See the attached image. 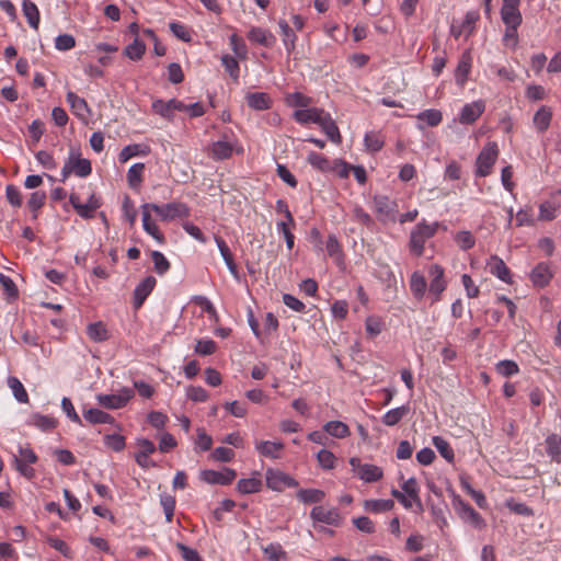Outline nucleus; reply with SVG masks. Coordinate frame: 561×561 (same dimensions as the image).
<instances>
[{
  "label": "nucleus",
  "mask_w": 561,
  "mask_h": 561,
  "mask_svg": "<svg viewBox=\"0 0 561 561\" xmlns=\"http://www.w3.org/2000/svg\"><path fill=\"white\" fill-rule=\"evenodd\" d=\"M439 222L432 224L426 220L420 221L410 233L409 248L412 254L421 256L425 249V243L428 239L433 238L437 232Z\"/></svg>",
  "instance_id": "nucleus-1"
},
{
  "label": "nucleus",
  "mask_w": 561,
  "mask_h": 561,
  "mask_svg": "<svg viewBox=\"0 0 561 561\" xmlns=\"http://www.w3.org/2000/svg\"><path fill=\"white\" fill-rule=\"evenodd\" d=\"M92 167L90 160L81 158L80 150L70 147L68 158L61 169V182H65L71 174L78 178H87L91 174Z\"/></svg>",
  "instance_id": "nucleus-2"
},
{
  "label": "nucleus",
  "mask_w": 561,
  "mask_h": 561,
  "mask_svg": "<svg viewBox=\"0 0 561 561\" xmlns=\"http://www.w3.org/2000/svg\"><path fill=\"white\" fill-rule=\"evenodd\" d=\"M499 157V146L495 141L486 142L476 160V176H488Z\"/></svg>",
  "instance_id": "nucleus-3"
},
{
  "label": "nucleus",
  "mask_w": 561,
  "mask_h": 561,
  "mask_svg": "<svg viewBox=\"0 0 561 561\" xmlns=\"http://www.w3.org/2000/svg\"><path fill=\"white\" fill-rule=\"evenodd\" d=\"M38 457L30 445H19L18 455H13L14 468L26 479L31 480L35 477V470L31 465L37 462Z\"/></svg>",
  "instance_id": "nucleus-4"
},
{
  "label": "nucleus",
  "mask_w": 561,
  "mask_h": 561,
  "mask_svg": "<svg viewBox=\"0 0 561 561\" xmlns=\"http://www.w3.org/2000/svg\"><path fill=\"white\" fill-rule=\"evenodd\" d=\"M451 503L463 523L470 524L477 529H483L485 527L484 518L472 506L465 502L460 495L453 493Z\"/></svg>",
  "instance_id": "nucleus-5"
},
{
  "label": "nucleus",
  "mask_w": 561,
  "mask_h": 561,
  "mask_svg": "<svg viewBox=\"0 0 561 561\" xmlns=\"http://www.w3.org/2000/svg\"><path fill=\"white\" fill-rule=\"evenodd\" d=\"M142 208L149 210H153L157 215H159L163 220H173L175 218H184L190 215L188 207L179 202L168 203L164 205L158 204H144Z\"/></svg>",
  "instance_id": "nucleus-6"
},
{
  "label": "nucleus",
  "mask_w": 561,
  "mask_h": 561,
  "mask_svg": "<svg viewBox=\"0 0 561 561\" xmlns=\"http://www.w3.org/2000/svg\"><path fill=\"white\" fill-rule=\"evenodd\" d=\"M428 276L431 278L428 295L434 304L440 300L442 294L447 287V282L445 279L444 268L438 264H433L428 267Z\"/></svg>",
  "instance_id": "nucleus-7"
},
{
  "label": "nucleus",
  "mask_w": 561,
  "mask_h": 561,
  "mask_svg": "<svg viewBox=\"0 0 561 561\" xmlns=\"http://www.w3.org/2000/svg\"><path fill=\"white\" fill-rule=\"evenodd\" d=\"M350 465L353 472L367 483L379 481L383 476V471L380 467L371 463H362L360 459L357 457H352Z\"/></svg>",
  "instance_id": "nucleus-8"
},
{
  "label": "nucleus",
  "mask_w": 561,
  "mask_h": 561,
  "mask_svg": "<svg viewBox=\"0 0 561 561\" xmlns=\"http://www.w3.org/2000/svg\"><path fill=\"white\" fill-rule=\"evenodd\" d=\"M266 485L273 491H283L285 488H296L298 485L289 474L275 469H267L265 473Z\"/></svg>",
  "instance_id": "nucleus-9"
},
{
  "label": "nucleus",
  "mask_w": 561,
  "mask_h": 561,
  "mask_svg": "<svg viewBox=\"0 0 561 561\" xmlns=\"http://www.w3.org/2000/svg\"><path fill=\"white\" fill-rule=\"evenodd\" d=\"M152 111L160 115L161 117L172 121L174 118V113L186 111V104L178 99H171L169 101H163L161 99H157L151 104Z\"/></svg>",
  "instance_id": "nucleus-10"
},
{
  "label": "nucleus",
  "mask_w": 561,
  "mask_h": 561,
  "mask_svg": "<svg viewBox=\"0 0 561 561\" xmlns=\"http://www.w3.org/2000/svg\"><path fill=\"white\" fill-rule=\"evenodd\" d=\"M134 397V390L130 388H123L118 393L113 394H99L98 402L106 409H121Z\"/></svg>",
  "instance_id": "nucleus-11"
},
{
  "label": "nucleus",
  "mask_w": 561,
  "mask_h": 561,
  "mask_svg": "<svg viewBox=\"0 0 561 561\" xmlns=\"http://www.w3.org/2000/svg\"><path fill=\"white\" fill-rule=\"evenodd\" d=\"M66 100L70 106L71 113L83 124H88L92 111L87 101L72 91L67 92Z\"/></svg>",
  "instance_id": "nucleus-12"
},
{
  "label": "nucleus",
  "mask_w": 561,
  "mask_h": 561,
  "mask_svg": "<svg viewBox=\"0 0 561 561\" xmlns=\"http://www.w3.org/2000/svg\"><path fill=\"white\" fill-rule=\"evenodd\" d=\"M237 477V472L231 469L225 467L221 471H216L211 469H206L201 471L199 478L202 481L208 484H219V485H228L230 484L234 478Z\"/></svg>",
  "instance_id": "nucleus-13"
},
{
  "label": "nucleus",
  "mask_w": 561,
  "mask_h": 561,
  "mask_svg": "<svg viewBox=\"0 0 561 561\" xmlns=\"http://www.w3.org/2000/svg\"><path fill=\"white\" fill-rule=\"evenodd\" d=\"M310 517L314 523H322L330 526H340L341 516L337 508H325L322 505L314 506L310 512Z\"/></svg>",
  "instance_id": "nucleus-14"
},
{
  "label": "nucleus",
  "mask_w": 561,
  "mask_h": 561,
  "mask_svg": "<svg viewBox=\"0 0 561 561\" xmlns=\"http://www.w3.org/2000/svg\"><path fill=\"white\" fill-rule=\"evenodd\" d=\"M484 110L485 103L483 100L467 103L461 107L458 121L462 125H471L483 114Z\"/></svg>",
  "instance_id": "nucleus-15"
},
{
  "label": "nucleus",
  "mask_w": 561,
  "mask_h": 561,
  "mask_svg": "<svg viewBox=\"0 0 561 561\" xmlns=\"http://www.w3.org/2000/svg\"><path fill=\"white\" fill-rule=\"evenodd\" d=\"M374 208L381 220H394L397 204L385 195H375Z\"/></svg>",
  "instance_id": "nucleus-16"
},
{
  "label": "nucleus",
  "mask_w": 561,
  "mask_h": 561,
  "mask_svg": "<svg viewBox=\"0 0 561 561\" xmlns=\"http://www.w3.org/2000/svg\"><path fill=\"white\" fill-rule=\"evenodd\" d=\"M157 280L153 276L145 277L134 289L133 305L136 309H139L147 297L152 293Z\"/></svg>",
  "instance_id": "nucleus-17"
},
{
  "label": "nucleus",
  "mask_w": 561,
  "mask_h": 561,
  "mask_svg": "<svg viewBox=\"0 0 561 561\" xmlns=\"http://www.w3.org/2000/svg\"><path fill=\"white\" fill-rule=\"evenodd\" d=\"M486 268L490 274L497 277L506 284H512L511 271L505 262L497 255H492L486 262Z\"/></svg>",
  "instance_id": "nucleus-18"
},
{
  "label": "nucleus",
  "mask_w": 561,
  "mask_h": 561,
  "mask_svg": "<svg viewBox=\"0 0 561 561\" xmlns=\"http://www.w3.org/2000/svg\"><path fill=\"white\" fill-rule=\"evenodd\" d=\"M552 110L547 105H541L533 116V126L538 134L547 131L551 125Z\"/></svg>",
  "instance_id": "nucleus-19"
},
{
  "label": "nucleus",
  "mask_w": 561,
  "mask_h": 561,
  "mask_svg": "<svg viewBox=\"0 0 561 561\" xmlns=\"http://www.w3.org/2000/svg\"><path fill=\"white\" fill-rule=\"evenodd\" d=\"M530 280L537 287H545L552 278V272L547 263H538L530 272Z\"/></svg>",
  "instance_id": "nucleus-20"
},
{
  "label": "nucleus",
  "mask_w": 561,
  "mask_h": 561,
  "mask_svg": "<svg viewBox=\"0 0 561 561\" xmlns=\"http://www.w3.org/2000/svg\"><path fill=\"white\" fill-rule=\"evenodd\" d=\"M257 453L266 458L278 459L284 449L282 442L260 440L255 443Z\"/></svg>",
  "instance_id": "nucleus-21"
},
{
  "label": "nucleus",
  "mask_w": 561,
  "mask_h": 561,
  "mask_svg": "<svg viewBox=\"0 0 561 561\" xmlns=\"http://www.w3.org/2000/svg\"><path fill=\"white\" fill-rule=\"evenodd\" d=\"M472 57L469 51L462 53L457 68L455 70V81L457 85L463 87L471 70Z\"/></svg>",
  "instance_id": "nucleus-22"
},
{
  "label": "nucleus",
  "mask_w": 561,
  "mask_h": 561,
  "mask_svg": "<svg viewBox=\"0 0 561 561\" xmlns=\"http://www.w3.org/2000/svg\"><path fill=\"white\" fill-rule=\"evenodd\" d=\"M320 119L318 121V125L321 127L323 133L328 136V138L334 142L340 144L341 142V134L339 130V127L336 126L335 122L332 119L331 115L327 112H323Z\"/></svg>",
  "instance_id": "nucleus-23"
},
{
  "label": "nucleus",
  "mask_w": 561,
  "mask_h": 561,
  "mask_svg": "<svg viewBox=\"0 0 561 561\" xmlns=\"http://www.w3.org/2000/svg\"><path fill=\"white\" fill-rule=\"evenodd\" d=\"M501 19L505 26L511 28H518L522 24L523 18L518 5L503 4L501 8Z\"/></svg>",
  "instance_id": "nucleus-24"
},
{
  "label": "nucleus",
  "mask_w": 561,
  "mask_h": 561,
  "mask_svg": "<svg viewBox=\"0 0 561 561\" xmlns=\"http://www.w3.org/2000/svg\"><path fill=\"white\" fill-rule=\"evenodd\" d=\"M69 202L72 207L76 209L78 215L82 218L90 219L94 216L95 209L99 207L96 201L91 196L90 201L85 204L80 203L79 197L76 194H71L69 197Z\"/></svg>",
  "instance_id": "nucleus-25"
},
{
  "label": "nucleus",
  "mask_w": 561,
  "mask_h": 561,
  "mask_svg": "<svg viewBox=\"0 0 561 561\" xmlns=\"http://www.w3.org/2000/svg\"><path fill=\"white\" fill-rule=\"evenodd\" d=\"M417 121L420 124L417 125L419 129H424L425 126L428 127H436L438 126L443 121V114L439 110L435 108H428L420 112L416 115Z\"/></svg>",
  "instance_id": "nucleus-26"
},
{
  "label": "nucleus",
  "mask_w": 561,
  "mask_h": 561,
  "mask_svg": "<svg viewBox=\"0 0 561 561\" xmlns=\"http://www.w3.org/2000/svg\"><path fill=\"white\" fill-rule=\"evenodd\" d=\"M247 104L255 111H265L272 106V100L265 92H250L245 95Z\"/></svg>",
  "instance_id": "nucleus-27"
},
{
  "label": "nucleus",
  "mask_w": 561,
  "mask_h": 561,
  "mask_svg": "<svg viewBox=\"0 0 561 561\" xmlns=\"http://www.w3.org/2000/svg\"><path fill=\"white\" fill-rule=\"evenodd\" d=\"M150 152V148L147 145L144 144H133L125 146L119 154L118 160L121 163L127 162L133 157L141 156L145 157Z\"/></svg>",
  "instance_id": "nucleus-28"
},
{
  "label": "nucleus",
  "mask_w": 561,
  "mask_h": 561,
  "mask_svg": "<svg viewBox=\"0 0 561 561\" xmlns=\"http://www.w3.org/2000/svg\"><path fill=\"white\" fill-rule=\"evenodd\" d=\"M427 283L423 274L415 271L410 277V289L413 297L417 300H422L426 294Z\"/></svg>",
  "instance_id": "nucleus-29"
},
{
  "label": "nucleus",
  "mask_w": 561,
  "mask_h": 561,
  "mask_svg": "<svg viewBox=\"0 0 561 561\" xmlns=\"http://www.w3.org/2000/svg\"><path fill=\"white\" fill-rule=\"evenodd\" d=\"M323 432L334 438H346L351 435L350 427L342 421H329L323 425Z\"/></svg>",
  "instance_id": "nucleus-30"
},
{
  "label": "nucleus",
  "mask_w": 561,
  "mask_h": 561,
  "mask_svg": "<svg viewBox=\"0 0 561 561\" xmlns=\"http://www.w3.org/2000/svg\"><path fill=\"white\" fill-rule=\"evenodd\" d=\"M385 137L380 131H367L364 136V146L370 153H376L382 149Z\"/></svg>",
  "instance_id": "nucleus-31"
},
{
  "label": "nucleus",
  "mask_w": 561,
  "mask_h": 561,
  "mask_svg": "<svg viewBox=\"0 0 561 561\" xmlns=\"http://www.w3.org/2000/svg\"><path fill=\"white\" fill-rule=\"evenodd\" d=\"M83 417L91 424H113L115 421L111 414L95 408L84 410Z\"/></svg>",
  "instance_id": "nucleus-32"
},
{
  "label": "nucleus",
  "mask_w": 561,
  "mask_h": 561,
  "mask_svg": "<svg viewBox=\"0 0 561 561\" xmlns=\"http://www.w3.org/2000/svg\"><path fill=\"white\" fill-rule=\"evenodd\" d=\"M323 112V110L317 107L297 110L294 112V118L299 124H317L320 117H322Z\"/></svg>",
  "instance_id": "nucleus-33"
},
{
  "label": "nucleus",
  "mask_w": 561,
  "mask_h": 561,
  "mask_svg": "<svg viewBox=\"0 0 561 561\" xmlns=\"http://www.w3.org/2000/svg\"><path fill=\"white\" fill-rule=\"evenodd\" d=\"M28 424L43 432H50L57 427L58 422L53 416L34 413L31 415Z\"/></svg>",
  "instance_id": "nucleus-34"
},
{
  "label": "nucleus",
  "mask_w": 561,
  "mask_h": 561,
  "mask_svg": "<svg viewBox=\"0 0 561 561\" xmlns=\"http://www.w3.org/2000/svg\"><path fill=\"white\" fill-rule=\"evenodd\" d=\"M256 476H260V473H256ZM262 485V480L259 477L244 478L238 481L237 491L240 494H252L260 492Z\"/></svg>",
  "instance_id": "nucleus-35"
},
{
  "label": "nucleus",
  "mask_w": 561,
  "mask_h": 561,
  "mask_svg": "<svg viewBox=\"0 0 561 561\" xmlns=\"http://www.w3.org/2000/svg\"><path fill=\"white\" fill-rule=\"evenodd\" d=\"M410 412L409 404H403L401 407L391 409L387 411L382 417L381 422L387 426L397 425L408 413Z\"/></svg>",
  "instance_id": "nucleus-36"
},
{
  "label": "nucleus",
  "mask_w": 561,
  "mask_h": 561,
  "mask_svg": "<svg viewBox=\"0 0 561 561\" xmlns=\"http://www.w3.org/2000/svg\"><path fill=\"white\" fill-rule=\"evenodd\" d=\"M142 228L151 236L158 243L163 244L165 241L164 236L160 232L158 226L151 220L150 213L142 208Z\"/></svg>",
  "instance_id": "nucleus-37"
},
{
  "label": "nucleus",
  "mask_w": 561,
  "mask_h": 561,
  "mask_svg": "<svg viewBox=\"0 0 561 561\" xmlns=\"http://www.w3.org/2000/svg\"><path fill=\"white\" fill-rule=\"evenodd\" d=\"M22 11L30 26L37 30L39 24V11L37 5L31 0H23Z\"/></svg>",
  "instance_id": "nucleus-38"
},
{
  "label": "nucleus",
  "mask_w": 561,
  "mask_h": 561,
  "mask_svg": "<svg viewBox=\"0 0 561 561\" xmlns=\"http://www.w3.org/2000/svg\"><path fill=\"white\" fill-rule=\"evenodd\" d=\"M401 489L403 493L408 494L409 497H411L415 503V512H422L423 505L419 496V488L415 478H409L407 481H404L401 485Z\"/></svg>",
  "instance_id": "nucleus-39"
},
{
  "label": "nucleus",
  "mask_w": 561,
  "mask_h": 561,
  "mask_svg": "<svg viewBox=\"0 0 561 561\" xmlns=\"http://www.w3.org/2000/svg\"><path fill=\"white\" fill-rule=\"evenodd\" d=\"M278 26L280 28L283 44L287 53H291L295 49L297 36L285 20H280Z\"/></svg>",
  "instance_id": "nucleus-40"
},
{
  "label": "nucleus",
  "mask_w": 561,
  "mask_h": 561,
  "mask_svg": "<svg viewBox=\"0 0 561 561\" xmlns=\"http://www.w3.org/2000/svg\"><path fill=\"white\" fill-rule=\"evenodd\" d=\"M547 453L552 460L561 463V436L551 434L546 438Z\"/></svg>",
  "instance_id": "nucleus-41"
},
{
  "label": "nucleus",
  "mask_w": 561,
  "mask_h": 561,
  "mask_svg": "<svg viewBox=\"0 0 561 561\" xmlns=\"http://www.w3.org/2000/svg\"><path fill=\"white\" fill-rule=\"evenodd\" d=\"M434 447L437 449L439 455L448 462H453L455 459V453L449 443L442 436H434L432 438Z\"/></svg>",
  "instance_id": "nucleus-42"
},
{
  "label": "nucleus",
  "mask_w": 561,
  "mask_h": 561,
  "mask_svg": "<svg viewBox=\"0 0 561 561\" xmlns=\"http://www.w3.org/2000/svg\"><path fill=\"white\" fill-rule=\"evenodd\" d=\"M248 38L253 43L270 47L272 45L271 39H273V36L268 31L264 28L252 27L248 33Z\"/></svg>",
  "instance_id": "nucleus-43"
},
{
  "label": "nucleus",
  "mask_w": 561,
  "mask_h": 561,
  "mask_svg": "<svg viewBox=\"0 0 561 561\" xmlns=\"http://www.w3.org/2000/svg\"><path fill=\"white\" fill-rule=\"evenodd\" d=\"M394 502L390 499L387 500H366L364 502V508L371 513H382L392 510Z\"/></svg>",
  "instance_id": "nucleus-44"
},
{
  "label": "nucleus",
  "mask_w": 561,
  "mask_h": 561,
  "mask_svg": "<svg viewBox=\"0 0 561 561\" xmlns=\"http://www.w3.org/2000/svg\"><path fill=\"white\" fill-rule=\"evenodd\" d=\"M88 336L94 342H103L108 339V332L103 322L90 323L87 328Z\"/></svg>",
  "instance_id": "nucleus-45"
},
{
  "label": "nucleus",
  "mask_w": 561,
  "mask_h": 561,
  "mask_svg": "<svg viewBox=\"0 0 561 561\" xmlns=\"http://www.w3.org/2000/svg\"><path fill=\"white\" fill-rule=\"evenodd\" d=\"M325 494L319 489H301L297 493V497L302 503H320Z\"/></svg>",
  "instance_id": "nucleus-46"
},
{
  "label": "nucleus",
  "mask_w": 561,
  "mask_h": 561,
  "mask_svg": "<svg viewBox=\"0 0 561 561\" xmlns=\"http://www.w3.org/2000/svg\"><path fill=\"white\" fill-rule=\"evenodd\" d=\"M232 154V146L225 140H218L211 145V156L215 160L228 159Z\"/></svg>",
  "instance_id": "nucleus-47"
},
{
  "label": "nucleus",
  "mask_w": 561,
  "mask_h": 561,
  "mask_svg": "<svg viewBox=\"0 0 561 561\" xmlns=\"http://www.w3.org/2000/svg\"><path fill=\"white\" fill-rule=\"evenodd\" d=\"M144 163H134L127 171V182L131 188H137L142 182Z\"/></svg>",
  "instance_id": "nucleus-48"
},
{
  "label": "nucleus",
  "mask_w": 561,
  "mask_h": 561,
  "mask_svg": "<svg viewBox=\"0 0 561 561\" xmlns=\"http://www.w3.org/2000/svg\"><path fill=\"white\" fill-rule=\"evenodd\" d=\"M145 51L146 45L136 37L133 43L126 46L124 55L131 60H139L142 58Z\"/></svg>",
  "instance_id": "nucleus-49"
},
{
  "label": "nucleus",
  "mask_w": 561,
  "mask_h": 561,
  "mask_svg": "<svg viewBox=\"0 0 561 561\" xmlns=\"http://www.w3.org/2000/svg\"><path fill=\"white\" fill-rule=\"evenodd\" d=\"M8 385L16 401L20 403H26L28 401V394L22 382L16 377H10L8 379Z\"/></svg>",
  "instance_id": "nucleus-50"
},
{
  "label": "nucleus",
  "mask_w": 561,
  "mask_h": 561,
  "mask_svg": "<svg viewBox=\"0 0 561 561\" xmlns=\"http://www.w3.org/2000/svg\"><path fill=\"white\" fill-rule=\"evenodd\" d=\"M495 370L503 377H511L519 373V367L514 360L503 359L495 365Z\"/></svg>",
  "instance_id": "nucleus-51"
},
{
  "label": "nucleus",
  "mask_w": 561,
  "mask_h": 561,
  "mask_svg": "<svg viewBox=\"0 0 561 561\" xmlns=\"http://www.w3.org/2000/svg\"><path fill=\"white\" fill-rule=\"evenodd\" d=\"M557 215L558 207L553 203L546 201L539 205V220L551 221Z\"/></svg>",
  "instance_id": "nucleus-52"
},
{
  "label": "nucleus",
  "mask_w": 561,
  "mask_h": 561,
  "mask_svg": "<svg viewBox=\"0 0 561 561\" xmlns=\"http://www.w3.org/2000/svg\"><path fill=\"white\" fill-rule=\"evenodd\" d=\"M221 64L233 80L239 79L240 67L238 60L234 57L230 55H224L221 57Z\"/></svg>",
  "instance_id": "nucleus-53"
},
{
  "label": "nucleus",
  "mask_w": 561,
  "mask_h": 561,
  "mask_svg": "<svg viewBox=\"0 0 561 561\" xmlns=\"http://www.w3.org/2000/svg\"><path fill=\"white\" fill-rule=\"evenodd\" d=\"M317 460L321 468L325 470L333 469L336 463V457L334 454L328 449H321L317 454Z\"/></svg>",
  "instance_id": "nucleus-54"
},
{
  "label": "nucleus",
  "mask_w": 561,
  "mask_h": 561,
  "mask_svg": "<svg viewBox=\"0 0 561 561\" xmlns=\"http://www.w3.org/2000/svg\"><path fill=\"white\" fill-rule=\"evenodd\" d=\"M151 259L154 265V271L159 275H163L169 271L170 263L163 253H161L160 251H152Z\"/></svg>",
  "instance_id": "nucleus-55"
},
{
  "label": "nucleus",
  "mask_w": 561,
  "mask_h": 561,
  "mask_svg": "<svg viewBox=\"0 0 561 561\" xmlns=\"http://www.w3.org/2000/svg\"><path fill=\"white\" fill-rule=\"evenodd\" d=\"M307 161L310 163V165L320 171H327L330 169V161L318 152L311 151L307 156Z\"/></svg>",
  "instance_id": "nucleus-56"
},
{
  "label": "nucleus",
  "mask_w": 561,
  "mask_h": 561,
  "mask_svg": "<svg viewBox=\"0 0 561 561\" xmlns=\"http://www.w3.org/2000/svg\"><path fill=\"white\" fill-rule=\"evenodd\" d=\"M76 46V39L71 34H59L55 38V48L59 51H67Z\"/></svg>",
  "instance_id": "nucleus-57"
},
{
  "label": "nucleus",
  "mask_w": 561,
  "mask_h": 561,
  "mask_svg": "<svg viewBox=\"0 0 561 561\" xmlns=\"http://www.w3.org/2000/svg\"><path fill=\"white\" fill-rule=\"evenodd\" d=\"M383 322L380 318L370 316L365 321V329L366 332L371 336L375 337L379 335L382 331Z\"/></svg>",
  "instance_id": "nucleus-58"
},
{
  "label": "nucleus",
  "mask_w": 561,
  "mask_h": 561,
  "mask_svg": "<svg viewBox=\"0 0 561 561\" xmlns=\"http://www.w3.org/2000/svg\"><path fill=\"white\" fill-rule=\"evenodd\" d=\"M217 344L210 339L198 340L195 345V352L199 355L207 356L216 352Z\"/></svg>",
  "instance_id": "nucleus-59"
},
{
  "label": "nucleus",
  "mask_w": 561,
  "mask_h": 561,
  "mask_svg": "<svg viewBox=\"0 0 561 561\" xmlns=\"http://www.w3.org/2000/svg\"><path fill=\"white\" fill-rule=\"evenodd\" d=\"M236 506L234 501L230 499L222 500L219 505L213 511V518L216 523H220L224 519L225 512H231Z\"/></svg>",
  "instance_id": "nucleus-60"
},
{
  "label": "nucleus",
  "mask_w": 561,
  "mask_h": 561,
  "mask_svg": "<svg viewBox=\"0 0 561 561\" xmlns=\"http://www.w3.org/2000/svg\"><path fill=\"white\" fill-rule=\"evenodd\" d=\"M61 410L71 422L78 425H82V420L76 412L75 407L69 398L64 397L61 399Z\"/></svg>",
  "instance_id": "nucleus-61"
},
{
  "label": "nucleus",
  "mask_w": 561,
  "mask_h": 561,
  "mask_svg": "<svg viewBox=\"0 0 561 561\" xmlns=\"http://www.w3.org/2000/svg\"><path fill=\"white\" fill-rule=\"evenodd\" d=\"M290 227L291 226H287V222L285 221H278L276 224V230L278 233L283 234L286 242V247L289 251H291L295 245V236L291 232Z\"/></svg>",
  "instance_id": "nucleus-62"
},
{
  "label": "nucleus",
  "mask_w": 561,
  "mask_h": 561,
  "mask_svg": "<svg viewBox=\"0 0 561 561\" xmlns=\"http://www.w3.org/2000/svg\"><path fill=\"white\" fill-rule=\"evenodd\" d=\"M263 552L268 561H280L285 557V551L278 542H272L263 548Z\"/></svg>",
  "instance_id": "nucleus-63"
},
{
  "label": "nucleus",
  "mask_w": 561,
  "mask_h": 561,
  "mask_svg": "<svg viewBox=\"0 0 561 561\" xmlns=\"http://www.w3.org/2000/svg\"><path fill=\"white\" fill-rule=\"evenodd\" d=\"M104 444L114 451H122L126 446L124 436L119 434L105 435Z\"/></svg>",
  "instance_id": "nucleus-64"
}]
</instances>
